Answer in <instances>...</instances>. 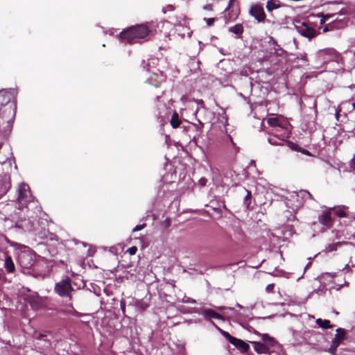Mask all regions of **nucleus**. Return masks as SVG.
<instances>
[{
	"mask_svg": "<svg viewBox=\"0 0 355 355\" xmlns=\"http://www.w3.org/2000/svg\"><path fill=\"white\" fill-rule=\"evenodd\" d=\"M16 92L13 89L0 92V133L7 136L12 129L13 120L16 113L15 99Z\"/></svg>",
	"mask_w": 355,
	"mask_h": 355,
	"instance_id": "f257e3e1",
	"label": "nucleus"
},
{
	"mask_svg": "<svg viewBox=\"0 0 355 355\" xmlns=\"http://www.w3.org/2000/svg\"><path fill=\"white\" fill-rule=\"evenodd\" d=\"M149 29L144 25L132 26L120 33V38L123 42L130 44L139 42L140 40L148 36Z\"/></svg>",
	"mask_w": 355,
	"mask_h": 355,
	"instance_id": "f03ea898",
	"label": "nucleus"
},
{
	"mask_svg": "<svg viewBox=\"0 0 355 355\" xmlns=\"http://www.w3.org/2000/svg\"><path fill=\"white\" fill-rule=\"evenodd\" d=\"M12 164L15 165L14 168L17 169V165L12 159H8L1 164L3 174H0V198L11 187L10 174L12 171Z\"/></svg>",
	"mask_w": 355,
	"mask_h": 355,
	"instance_id": "7ed1b4c3",
	"label": "nucleus"
},
{
	"mask_svg": "<svg viewBox=\"0 0 355 355\" xmlns=\"http://www.w3.org/2000/svg\"><path fill=\"white\" fill-rule=\"evenodd\" d=\"M311 194L306 190L293 192L289 198H287L286 205L293 211H295L301 207L306 200L311 199Z\"/></svg>",
	"mask_w": 355,
	"mask_h": 355,
	"instance_id": "20e7f679",
	"label": "nucleus"
},
{
	"mask_svg": "<svg viewBox=\"0 0 355 355\" xmlns=\"http://www.w3.org/2000/svg\"><path fill=\"white\" fill-rule=\"evenodd\" d=\"M17 193L18 202L22 207L26 206L28 202H31L33 199V197L30 191L29 186L26 184L22 183L19 184Z\"/></svg>",
	"mask_w": 355,
	"mask_h": 355,
	"instance_id": "39448f33",
	"label": "nucleus"
},
{
	"mask_svg": "<svg viewBox=\"0 0 355 355\" xmlns=\"http://www.w3.org/2000/svg\"><path fill=\"white\" fill-rule=\"evenodd\" d=\"M72 291H73V289L71 285V280L69 277H66L55 284V291L61 297H68L71 299V292Z\"/></svg>",
	"mask_w": 355,
	"mask_h": 355,
	"instance_id": "423d86ee",
	"label": "nucleus"
},
{
	"mask_svg": "<svg viewBox=\"0 0 355 355\" xmlns=\"http://www.w3.org/2000/svg\"><path fill=\"white\" fill-rule=\"evenodd\" d=\"M267 122L271 127L281 129V132L289 130L288 121L281 115L269 117Z\"/></svg>",
	"mask_w": 355,
	"mask_h": 355,
	"instance_id": "0eeeda50",
	"label": "nucleus"
},
{
	"mask_svg": "<svg viewBox=\"0 0 355 355\" xmlns=\"http://www.w3.org/2000/svg\"><path fill=\"white\" fill-rule=\"evenodd\" d=\"M297 31L303 37H307L309 40L312 39L316 35L315 30L309 26L306 23L302 22L295 25Z\"/></svg>",
	"mask_w": 355,
	"mask_h": 355,
	"instance_id": "6e6552de",
	"label": "nucleus"
},
{
	"mask_svg": "<svg viewBox=\"0 0 355 355\" xmlns=\"http://www.w3.org/2000/svg\"><path fill=\"white\" fill-rule=\"evenodd\" d=\"M290 130H285L279 134L274 133L270 135L268 138V142L273 146H282L289 137Z\"/></svg>",
	"mask_w": 355,
	"mask_h": 355,
	"instance_id": "1a4fd4ad",
	"label": "nucleus"
},
{
	"mask_svg": "<svg viewBox=\"0 0 355 355\" xmlns=\"http://www.w3.org/2000/svg\"><path fill=\"white\" fill-rule=\"evenodd\" d=\"M346 338L345 331L342 328L336 329L335 337L332 340L331 345L329 347V352L333 355L336 354V349L340 343Z\"/></svg>",
	"mask_w": 355,
	"mask_h": 355,
	"instance_id": "9d476101",
	"label": "nucleus"
},
{
	"mask_svg": "<svg viewBox=\"0 0 355 355\" xmlns=\"http://www.w3.org/2000/svg\"><path fill=\"white\" fill-rule=\"evenodd\" d=\"M245 239V234L244 231L239 227L233 228V232L230 235V241L232 243H240Z\"/></svg>",
	"mask_w": 355,
	"mask_h": 355,
	"instance_id": "9b49d317",
	"label": "nucleus"
},
{
	"mask_svg": "<svg viewBox=\"0 0 355 355\" xmlns=\"http://www.w3.org/2000/svg\"><path fill=\"white\" fill-rule=\"evenodd\" d=\"M250 13L259 22L263 21L265 19L266 15L263 8L259 5L252 6L250 8Z\"/></svg>",
	"mask_w": 355,
	"mask_h": 355,
	"instance_id": "f8f14e48",
	"label": "nucleus"
},
{
	"mask_svg": "<svg viewBox=\"0 0 355 355\" xmlns=\"http://www.w3.org/2000/svg\"><path fill=\"white\" fill-rule=\"evenodd\" d=\"M18 261L20 265L26 268H30L33 263L32 255L26 252L19 254Z\"/></svg>",
	"mask_w": 355,
	"mask_h": 355,
	"instance_id": "ddd939ff",
	"label": "nucleus"
},
{
	"mask_svg": "<svg viewBox=\"0 0 355 355\" xmlns=\"http://www.w3.org/2000/svg\"><path fill=\"white\" fill-rule=\"evenodd\" d=\"M332 208L326 209L325 210L322 211V214L318 217L319 222L326 226V227H331L332 225V219L331 216V210Z\"/></svg>",
	"mask_w": 355,
	"mask_h": 355,
	"instance_id": "4468645a",
	"label": "nucleus"
},
{
	"mask_svg": "<svg viewBox=\"0 0 355 355\" xmlns=\"http://www.w3.org/2000/svg\"><path fill=\"white\" fill-rule=\"evenodd\" d=\"M270 43L272 46L270 52L271 55H275L277 57H282L284 55L285 51L279 44H277V42L274 39L271 38Z\"/></svg>",
	"mask_w": 355,
	"mask_h": 355,
	"instance_id": "2eb2a0df",
	"label": "nucleus"
},
{
	"mask_svg": "<svg viewBox=\"0 0 355 355\" xmlns=\"http://www.w3.org/2000/svg\"><path fill=\"white\" fill-rule=\"evenodd\" d=\"M319 57L321 58L324 62L333 60L336 53L333 49L321 50L318 53Z\"/></svg>",
	"mask_w": 355,
	"mask_h": 355,
	"instance_id": "dca6fc26",
	"label": "nucleus"
},
{
	"mask_svg": "<svg viewBox=\"0 0 355 355\" xmlns=\"http://www.w3.org/2000/svg\"><path fill=\"white\" fill-rule=\"evenodd\" d=\"M164 80V76L163 75L162 73H153L148 78V82L149 83L155 85V87H158L160 83H162Z\"/></svg>",
	"mask_w": 355,
	"mask_h": 355,
	"instance_id": "f3484780",
	"label": "nucleus"
},
{
	"mask_svg": "<svg viewBox=\"0 0 355 355\" xmlns=\"http://www.w3.org/2000/svg\"><path fill=\"white\" fill-rule=\"evenodd\" d=\"M232 344L237 349H239L241 352H246L250 348V346L248 343L236 338H235L234 341L232 342Z\"/></svg>",
	"mask_w": 355,
	"mask_h": 355,
	"instance_id": "a211bd4d",
	"label": "nucleus"
},
{
	"mask_svg": "<svg viewBox=\"0 0 355 355\" xmlns=\"http://www.w3.org/2000/svg\"><path fill=\"white\" fill-rule=\"evenodd\" d=\"M221 141L225 144H230L234 148L235 153L239 152V147L236 146L232 137L230 135L226 134V130H225V132L223 133V135L221 136Z\"/></svg>",
	"mask_w": 355,
	"mask_h": 355,
	"instance_id": "6ab92c4d",
	"label": "nucleus"
},
{
	"mask_svg": "<svg viewBox=\"0 0 355 355\" xmlns=\"http://www.w3.org/2000/svg\"><path fill=\"white\" fill-rule=\"evenodd\" d=\"M204 318L206 320L214 318L217 320H223V318L221 315L216 313L215 311L212 309H205L203 312Z\"/></svg>",
	"mask_w": 355,
	"mask_h": 355,
	"instance_id": "aec40b11",
	"label": "nucleus"
},
{
	"mask_svg": "<svg viewBox=\"0 0 355 355\" xmlns=\"http://www.w3.org/2000/svg\"><path fill=\"white\" fill-rule=\"evenodd\" d=\"M253 344L254 349L258 354H267L268 348L263 343L259 342H252Z\"/></svg>",
	"mask_w": 355,
	"mask_h": 355,
	"instance_id": "412c9836",
	"label": "nucleus"
},
{
	"mask_svg": "<svg viewBox=\"0 0 355 355\" xmlns=\"http://www.w3.org/2000/svg\"><path fill=\"white\" fill-rule=\"evenodd\" d=\"M4 268L8 272H13L15 270L14 263L10 257H6L4 261Z\"/></svg>",
	"mask_w": 355,
	"mask_h": 355,
	"instance_id": "4be33fe9",
	"label": "nucleus"
},
{
	"mask_svg": "<svg viewBox=\"0 0 355 355\" xmlns=\"http://www.w3.org/2000/svg\"><path fill=\"white\" fill-rule=\"evenodd\" d=\"M280 7V2L278 0H270L267 2L266 9L268 12H272L275 9Z\"/></svg>",
	"mask_w": 355,
	"mask_h": 355,
	"instance_id": "5701e85b",
	"label": "nucleus"
},
{
	"mask_svg": "<svg viewBox=\"0 0 355 355\" xmlns=\"http://www.w3.org/2000/svg\"><path fill=\"white\" fill-rule=\"evenodd\" d=\"M229 31L237 36H241L243 32V27L242 24H238L229 28Z\"/></svg>",
	"mask_w": 355,
	"mask_h": 355,
	"instance_id": "b1692460",
	"label": "nucleus"
},
{
	"mask_svg": "<svg viewBox=\"0 0 355 355\" xmlns=\"http://www.w3.org/2000/svg\"><path fill=\"white\" fill-rule=\"evenodd\" d=\"M344 243H345L336 242V243H334L331 244H329L327 246H326V248L324 249V252L326 253H328V252L335 251L338 249V247H340Z\"/></svg>",
	"mask_w": 355,
	"mask_h": 355,
	"instance_id": "393cba45",
	"label": "nucleus"
},
{
	"mask_svg": "<svg viewBox=\"0 0 355 355\" xmlns=\"http://www.w3.org/2000/svg\"><path fill=\"white\" fill-rule=\"evenodd\" d=\"M317 324L323 329L330 328L331 326L330 325V322L328 320H322L321 318H318L316 320Z\"/></svg>",
	"mask_w": 355,
	"mask_h": 355,
	"instance_id": "a878e982",
	"label": "nucleus"
},
{
	"mask_svg": "<svg viewBox=\"0 0 355 355\" xmlns=\"http://www.w3.org/2000/svg\"><path fill=\"white\" fill-rule=\"evenodd\" d=\"M171 124L173 128H177L179 127L180 124V121L179 120L178 114L175 112L172 115L171 119Z\"/></svg>",
	"mask_w": 355,
	"mask_h": 355,
	"instance_id": "bb28decb",
	"label": "nucleus"
},
{
	"mask_svg": "<svg viewBox=\"0 0 355 355\" xmlns=\"http://www.w3.org/2000/svg\"><path fill=\"white\" fill-rule=\"evenodd\" d=\"M64 311L67 314L78 315V313L75 310L71 304H66Z\"/></svg>",
	"mask_w": 355,
	"mask_h": 355,
	"instance_id": "cd10ccee",
	"label": "nucleus"
},
{
	"mask_svg": "<svg viewBox=\"0 0 355 355\" xmlns=\"http://www.w3.org/2000/svg\"><path fill=\"white\" fill-rule=\"evenodd\" d=\"M335 211V214L336 216H338L340 218L345 217L346 216V212L345 210V207H338V208H332L331 210Z\"/></svg>",
	"mask_w": 355,
	"mask_h": 355,
	"instance_id": "c85d7f7f",
	"label": "nucleus"
},
{
	"mask_svg": "<svg viewBox=\"0 0 355 355\" xmlns=\"http://www.w3.org/2000/svg\"><path fill=\"white\" fill-rule=\"evenodd\" d=\"M262 340L265 343H269L271 346H273L275 340L270 337L268 334H263L262 335Z\"/></svg>",
	"mask_w": 355,
	"mask_h": 355,
	"instance_id": "c756f323",
	"label": "nucleus"
},
{
	"mask_svg": "<svg viewBox=\"0 0 355 355\" xmlns=\"http://www.w3.org/2000/svg\"><path fill=\"white\" fill-rule=\"evenodd\" d=\"M221 334L232 344V342L234 341L235 337L232 336L228 332L220 329Z\"/></svg>",
	"mask_w": 355,
	"mask_h": 355,
	"instance_id": "7c9ffc66",
	"label": "nucleus"
},
{
	"mask_svg": "<svg viewBox=\"0 0 355 355\" xmlns=\"http://www.w3.org/2000/svg\"><path fill=\"white\" fill-rule=\"evenodd\" d=\"M182 302L187 303V304H196V301L194 299H192L187 296H184V297L182 300Z\"/></svg>",
	"mask_w": 355,
	"mask_h": 355,
	"instance_id": "2f4dec72",
	"label": "nucleus"
},
{
	"mask_svg": "<svg viewBox=\"0 0 355 355\" xmlns=\"http://www.w3.org/2000/svg\"><path fill=\"white\" fill-rule=\"evenodd\" d=\"M120 307H121L122 313L124 315L125 312V301L124 300H121V302H120Z\"/></svg>",
	"mask_w": 355,
	"mask_h": 355,
	"instance_id": "473e14b6",
	"label": "nucleus"
},
{
	"mask_svg": "<svg viewBox=\"0 0 355 355\" xmlns=\"http://www.w3.org/2000/svg\"><path fill=\"white\" fill-rule=\"evenodd\" d=\"M274 287H275V284H268L266 288V291L267 293H271L272 292L273 289H274Z\"/></svg>",
	"mask_w": 355,
	"mask_h": 355,
	"instance_id": "72a5a7b5",
	"label": "nucleus"
},
{
	"mask_svg": "<svg viewBox=\"0 0 355 355\" xmlns=\"http://www.w3.org/2000/svg\"><path fill=\"white\" fill-rule=\"evenodd\" d=\"M137 251V247H131L128 250V252L130 255L135 254Z\"/></svg>",
	"mask_w": 355,
	"mask_h": 355,
	"instance_id": "f704fd0d",
	"label": "nucleus"
},
{
	"mask_svg": "<svg viewBox=\"0 0 355 355\" xmlns=\"http://www.w3.org/2000/svg\"><path fill=\"white\" fill-rule=\"evenodd\" d=\"M146 226L145 224H142V225H136L134 229H133V231L134 232H137V231H139V230H141L142 229H144V227Z\"/></svg>",
	"mask_w": 355,
	"mask_h": 355,
	"instance_id": "c9c22d12",
	"label": "nucleus"
},
{
	"mask_svg": "<svg viewBox=\"0 0 355 355\" xmlns=\"http://www.w3.org/2000/svg\"><path fill=\"white\" fill-rule=\"evenodd\" d=\"M336 15V14H331V15L327 14V15H326L325 16H324V19H321V24L324 23L326 19H328L330 17H334Z\"/></svg>",
	"mask_w": 355,
	"mask_h": 355,
	"instance_id": "e433bc0d",
	"label": "nucleus"
},
{
	"mask_svg": "<svg viewBox=\"0 0 355 355\" xmlns=\"http://www.w3.org/2000/svg\"><path fill=\"white\" fill-rule=\"evenodd\" d=\"M205 20H206L207 24L210 26L214 24L215 19L214 18H208V19H205Z\"/></svg>",
	"mask_w": 355,
	"mask_h": 355,
	"instance_id": "4c0bfd02",
	"label": "nucleus"
},
{
	"mask_svg": "<svg viewBox=\"0 0 355 355\" xmlns=\"http://www.w3.org/2000/svg\"><path fill=\"white\" fill-rule=\"evenodd\" d=\"M44 336L42 334H38L37 335L36 334L35 335V338L36 339H42Z\"/></svg>",
	"mask_w": 355,
	"mask_h": 355,
	"instance_id": "58836bf2",
	"label": "nucleus"
},
{
	"mask_svg": "<svg viewBox=\"0 0 355 355\" xmlns=\"http://www.w3.org/2000/svg\"><path fill=\"white\" fill-rule=\"evenodd\" d=\"M237 15H238V13H237V11H236L235 13L234 14V16H230V19L232 20H234L235 18L237 17Z\"/></svg>",
	"mask_w": 355,
	"mask_h": 355,
	"instance_id": "ea45409f",
	"label": "nucleus"
},
{
	"mask_svg": "<svg viewBox=\"0 0 355 355\" xmlns=\"http://www.w3.org/2000/svg\"><path fill=\"white\" fill-rule=\"evenodd\" d=\"M200 183L201 185H205L206 183V180L205 178H202L200 180Z\"/></svg>",
	"mask_w": 355,
	"mask_h": 355,
	"instance_id": "a19ab883",
	"label": "nucleus"
},
{
	"mask_svg": "<svg viewBox=\"0 0 355 355\" xmlns=\"http://www.w3.org/2000/svg\"><path fill=\"white\" fill-rule=\"evenodd\" d=\"M225 309V307H223V306H218V307H217V309H218V310H219V311H222V310H223V309Z\"/></svg>",
	"mask_w": 355,
	"mask_h": 355,
	"instance_id": "79ce46f5",
	"label": "nucleus"
},
{
	"mask_svg": "<svg viewBox=\"0 0 355 355\" xmlns=\"http://www.w3.org/2000/svg\"><path fill=\"white\" fill-rule=\"evenodd\" d=\"M304 153L306 154V155H309L310 154L309 152L306 150H304Z\"/></svg>",
	"mask_w": 355,
	"mask_h": 355,
	"instance_id": "37998d69",
	"label": "nucleus"
},
{
	"mask_svg": "<svg viewBox=\"0 0 355 355\" xmlns=\"http://www.w3.org/2000/svg\"><path fill=\"white\" fill-rule=\"evenodd\" d=\"M94 252V250H92V251L89 250V255H92V254H93Z\"/></svg>",
	"mask_w": 355,
	"mask_h": 355,
	"instance_id": "c03bdc74",
	"label": "nucleus"
},
{
	"mask_svg": "<svg viewBox=\"0 0 355 355\" xmlns=\"http://www.w3.org/2000/svg\"><path fill=\"white\" fill-rule=\"evenodd\" d=\"M328 30H329V29H328V28H327V27H325V28H324L323 31H324V32H327V31H328Z\"/></svg>",
	"mask_w": 355,
	"mask_h": 355,
	"instance_id": "a18cd8bd",
	"label": "nucleus"
},
{
	"mask_svg": "<svg viewBox=\"0 0 355 355\" xmlns=\"http://www.w3.org/2000/svg\"><path fill=\"white\" fill-rule=\"evenodd\" d=\"M236 306H237L238 307H239V308H242V306H241V305H240L239 304H236Z\"/></svg>",
	"mask_w": 355,
	"mask_h": 355,
	"instance_id": "49530a36",
	"label": "nucleus"
},
{
	"mask_svg": "<svg viewBox=\"0 0 355 355\" xmlns=\"http://www.w3.org/2000/svg\"><path fill=\"white\" fill-rule=\"evenodd\" d=\"M352 107H353V108H354V109H355V102H354V103H353V104H352Z\"/></svg>",
	"mask_w": 355,
	"mask_h": 355,
	"instance_id": "de8ad7c7",
	"label": "nucleus"
},
{
	"mask_svg": "<svg viewBox=\"0 0 355 355\" xmlns=\"http://www.w3.org/2000/svg\"><path fill=\"white\" fill-rule=\"evenodd\" d=\"M274 276H277V275H279L277 273H275V272H273L272 274Z\"/></svg>",
	"mask_w": 355,
	"mask_h": 355,
	"instance_id": "09e8293b",
	"label": "nucleus"
},
{
	"mask_svg": "<svg viewBox=\"0 0 355 355\" xmlns=\"http://www.w3.org/2000/svg\"><path fill=\"white\" fill-rule=\"evenodd\" d=\"M348 267H349L348 265H346L344 269H347V268H348Z\"/></svg>",
	"mask_w": 355,
	"mask_h": 355,
	"instance_id": "8fccbe9b",
	"label": "nucleus"
},
{
	"mask_svg": "<svg viewBox=\"0 0 355 355\" xmlns=\"http://www.w3.org/2000/svg\"><path fill=\"white\" fill-rule=\"evenodd\" d=\"M327 275H330L331 277H334L333 275H331V274L329 273H327Z\"/></svg>",
	"mask_w": 355,
	"mask_h": 355,
	"instance_id": "3c124183",
	"label": "nucleus"
},
{
	"mask_svg": "<svg viewBox=\"0 0 355 355\" xmlns=\"http://www.w3.org/2000/svg\"><path fill=\"white\" fill-rule=\"evenodd\" d=\"M1 146H2V144H1V143H0V148H1Z\"/></svg>",
	"mask_w": 355,
	"mask_h": 355,
	"instance_id": "603ef678",
	"label": "nucleus"
},
{
	"mask_svg": "<svg viewBox=\"0 0 355 355\" xmlns=\"http://www.w3.org/2000/svg\"><path fill=\"white\" fill-rule=\"evenodd\" d=\"M354 55H355V51L354 52Z\"/></svg>",
	"mask_w": 355,
	"mask_h": 355,
	"instance_id": "864d4df0",
	"label": "nucleus"
}]
</instances>
